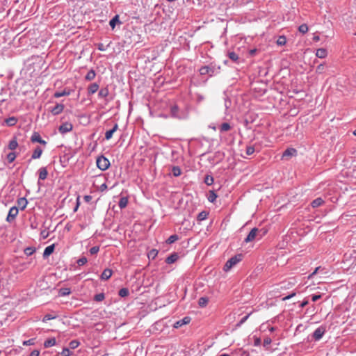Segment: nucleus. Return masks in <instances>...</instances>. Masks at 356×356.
I'll return each instance as SVG.
<instances>
[{"mask_svg":"<svg viewBox=\"0 0 356 356\" xmlns=\"http://www.w3.org/2000/svg\"><path fill=\"white\" fill-rule=\"evenodd\" d=\"M128 204V198L127 197H122L120 199L118 202L119 207L120 209H124L127 206Z\"/></svg>","mask_w":356,"mask_h":356,"instance_id":"obj_31","label":"nucleus"},{"mask_svg":"<svg viewBox=\"0 0 356 356\" xmlns=\"http://www.w3.org/2000/svg\"><path fill=\"white\" fill-rule=\"evenodd\" d=\"M325 331L326 328L323 325H321L316 328L313 333V337L315 339V341H319L324 335Z\"/></svg>","mask_w":356,"mask_h":356,"instance_id":"obj_6","label":"nucleus"},{"mask_svg":"<svg viewBox=\"0 0 356 356\" xmlns=\"http://www.w3.org/2000/svg\"><path fill=\"white\" fill-rule=\"evenodd\" d=\"M71 351L68 348H63L61 352V356H70L71 355Z\"/></svg>","mask_w":356,"mask_h":356,"instance_id":"obj_51","label":"nucleus"},{"mask_svg":"<svg viewBox=\"0 0 356 356\" xmlns=\"http://www.w3.org/2000/svg\"><path fill=\"white\" fill-rule=\"evenodd\" d=\"M64 108V104L57 103L54 106L49 108V111L51 112L53 115H57L63 111Z\"/></svg>","mask_w":356,"mask_h":356,"instance_id":"obj_8","label":"nucleus"},{"mask_svg":"<svg viewBox=\"0 0 356 356\" xmlns=\"http://www.w3.org/2000/svg\"><path fill=\"white\" fill-rule=\"evenodd\" d=\"M179 259V255L177 252H173L165 259V263L172 264Z\"/></svg>","mask_w":356,"mask_h":356,"instance_id":"obj_16","label":"nucleus"},{"mask_svg":"<svg viewBox=\"0 0 356 356\" xmlns=\"http://www.w3.org/2000/svg\"><path fill=\"white\" fill-rule=\"evenodd\" d=\"M296 292H293V293H291L289 294L288 296H285V297L282 298V300H283V301H285V300H289V299H291V298L294 297V296H296Z\"/></svg>","mask_w":356,"mask_h":356,"instance_id":"obj_60","label":"nucleus"},{"mask_svg":"<svg viewBox=\"0 0 356 356\" xmlns=\"http://www.w3.org/2000/svg\"><path fill=\"white\" fill-rule=\"evenodd\" d=\"M38 184L40 185V180H44L47 179L48 175V172L46 167L40 168L38 171Z\"/></svg>","mask_w":356,"mask_h":356,"instance_id":"obj_11","label":"nucleus"},{"mask_svg":"<svg viewBox=\"0 0 356 356\" xmlns=\"http://www.w3.org/2000/svg\"><path fill=\"white\" fill-rule=\"evenodd\" d=\"M108 46H109V44L104 45L102 43H99L97 44V49L101 51H105L107 49V48L108 47Z\"/></svg>","mask_w":356,"mask_h":356,"instance_id":"obj_53","label":"nucleus"},{"mask_svg":"<svg viewBox=\"0 0 356 356\" xmlns=\"http://www.w3.org/2000/svg\"><path fill=\"white\" fill-rule=\"evenodd\" d=\"M298 31L302 33H306L308 31V26L306 24H302L298 27Z\"/></svg>","mask_w":356,"mask_h":356,"instance_id":"obj_45","label":"nucleus"},{"mask_svg":"<svg viewBox=\"0 0 356 356\" xmlns=\"http://www.w3.org/2000/svg\"><path fill=\"white\" fill-rule=\"evenodd\" d=\"M42 154V149L40 147L37 146L35 149L33 150V152L31 156V159H39Z\"/></svg>","mask_w":356,"mask_h":356,"instance_id":"obj_17","label":"nucleus"},{"mask_svg":"<svg viewBox=\"0 0 356 356\" xmlns=\"http://www.w3.org/2000/svg\"><path fill=\"white\" fill-rule=\"evenodd\" d=\"M231 129H232L231 124L227 122L222 123L218 127L219 131L220 133H224V132L228 131Z\"/></svg>","mask_w":356,"mask_h":356,"instance_id":"obj_19","label":"nucleus"},{"mask_svg":"<svg viewBox=\"0 0 356 356\" xmlns=\"http://www.w3.org/2000/svg\"><path fill=\"white\" fill-rule=\"evenodd\" d=\"M4 122L6 124V125H8V127H13V126H15L16 124V123L17 122V118L14 116L9 117V118L5 119Z\"/></svg>","mask_w":356,"mask_h":356,"instance_id":"obj_22","label":"nucleus"},{"mask_svg":"<svg viewBox=\"0 0 356 356\" xmlns=\"http://www.w3.org/2000/svg\"><path fill=\"white\" fill-rule=\"evenodd\" d=\"M327 50L324 48H320L316 50V56L319 58H324L327 56Z\"/></svg>","mask_w":356,"mask_h":356,"instance_id":"obj_23","label":"nucleus"},{"mask_svg":"<svg viewBox=\"0 0 356 356\" xmlns=\"http://www.w3.org/2000/svg\"><path fill=\"white\" fill-rule=\"evenodd\" d=\"M56 341L54 337L47 339L44 342V348H49L56 345Z\"/></svg>","mask_w":356,"mask_h":356,"instance_id":"obj_26","label":"nucleus"},{"mask_svg":"<svg viewBox=\"0 0 356 356\" xmlns=\"http://www.w3.org/2000/svg\"><path fill=\"white\" fill-rule=\"evenodd\" d=\"M116 24H121L118 15H115L109 22V25L112 29H115Z\"/></svg>","mask_w":356,"mask_h":356,"instance_id":"obj_24","label":"nucleus"},{"mask_svg":"<svg viewBox=\"0 0 356 356\" xmlns=\"http://www.w3.org/2000/svg\"><path fill=\"white\" fill-rule=\"evenodd\" d=\"M18 146V143L16 139V138H13L12 140H10L8 143V149L10 150H15Z\"/></svg>","mask_w":356,"mask_h":356,"instance_id":"obj_29","label":"nucleus"},{"mask_svg":"<svg viewBox=\"0 0 356 356\" xmlns=\"http://www.w3.org/2000/svg\"><path fill=\"white\" fill-rule=\"evenodd\" d=\"M316 72L318 74H322L324 72V65L323 64L318 65L316 67Z\"/></svg>","mask_w":356,"mask_h":356,"instance_id":"obj_55","label":"nucleus"},{"mask_svg":"<svg viewBox=\"0 0 356 356\" xmlns=\"http://www.w3.org/2000/svg\"><path fill=\"white\" fill-rule=\"evenodd\" d=\"M272 342V340L270 337H266L264 339L263 346L264 347L268 346Z\"/></svg>","mask_w":356,"mask_h":356,"instance_id":"obj_57","label":"nucleus"},{"mask_svg":"<svg viewBox=\"0 0 356 356\" xmlns=\"http://www.w3.org/2000/svg\"><path fill=\"white\" fill-rule=\"evenodd\" d=\"M31 140L33 143H39L44 145L47 144V142L41 138L40 134L38 132H33L31 137Z\"/></svg>","mask_w":356,"mask_h":356,"instance_id":"obj_12","label":"nucleus"},{"mask_svg":"<svg viewBox=\"0 0 356 356\" xmlns=\"http://www.w3.org/2000/svg\"><path fill=\"white\" fill-rule=\"evenodd\" d=\"M54 248H55L54 244H52V245H50L46 247L43 252V257L47 258L49 255H51L53 253Z\"/></svg>","mask_w":356,"mask_h":356,"instance_id":"obj_18","label":"nucleus"},{"mask_svg":"<svg viewBox=\"0 0 356 356\" xmlns=\"http://www.w3.org/2000/svg\"><path fill=\"white\" fill-rule=\"evenodd\" d=\"M118 295L122 298L127 297L129 295V291L127 288H122L120 289Z\"/></svg>","mask_w":356,"mask_h":356,"instance_id":"obj_35","label":"nucleus"},{"mask_svg":"<svg viewBox=\"0 0 356 356\" xmlns=\"http://www.w3.org/2000/svg\"><path fill=\"white\" fill-rule=\"evenodd\" d=\"M296 150L295 149L288 148L284 152L282 156L285 157V156H293L296 154Z\"/></svg>","mask_w":356,"mask_h":356,"instance_id":"obj_34","label":"nucleus"},{"mask_svg":"<svg viewBox=\"0 0 356 356\" xmlns=\"http://www.w3.org/2000/svg\"><path fill=\"white\" fill-rule=\"evenodd\" d=\"M321 298V294H314V295H312V300L313 302H316V301L318 300Z\"/></svg>","mask_w":356,"mask_h":356,"instance_id":"obj_61","label":"nucleus"},{"mask_svg":"<svg viewBox=\"0 0 356 356\" xmlns=\"http://www.w3.org/2000/svg\"><path fill=\"white\" fill-rule=\"evenodd\" d=\"M105 298V295L104 293H98V294H96L95 296H94V300L96 301V302H102V300H104Z\"/></svg>","mask_w":356,"mask_h":356,"instance_id":"obj_41","label":"nucleus"},{"mask_svg":"<svg viewBox=\"0 0 356 356\" xmlns=\"http://www.w3.org/2000/svg\"><path fill=\"white\" fill-rule=\"evenodd\" d=\"M72 90H70L69 88H65L62 91H56L54 94V97H56V98H59V97H63V96H68V95H70L72 93Z\"/></svg>","mask_w":356,"mask_h":356,"instance_id":"obj_13","label":"nucleus"},{"mask_svg":"<svg viewBox=\"0 0 356 356\" xmlns=\"http://www.w3.org/2000/svg\"><path fill=\"white\" fill-rule=\"evenodd\" d=\"M217 198V195L213 191H210L208 196V200L210 202H213Z\"/></svg>","mask_w":356,"mask_h":356,"instance_id":"obj_42","label":"nucleus"},{"mask_svg":"<svg viewBox=\"0 0 356 356\" xmlns=\"http://www.w3.org/2000/svg\"><path fill=\"white\" fill-rule=\"evenodd\" d=\"M71 293V289L70 288H60L58 291V295L60 296H66Z\"/></svg>","mask_w":356,"mask_h":356,"instance_id":"obj_32","label":"nucleus"},{"mask_svg":"<svg viewBox=\"0 0 356 356\" xmlns=\"http://www.w3.org/2000/svg\"><path fill=\"white\" fill-rule=\"evenodd\" d=\"M208 302H209V298H207V297H201L199 299L198 304H199L200 307H204L207 306V305L208 304Z\"/></svg>","mask_w":356,"mask_h":356,"instance_id":"obj_36","label":"nucleus"},{"mask_svg":"<svg viewBox=\"0 0 356 356\" xmlns=\"http://www.w3.org/2000/svg\"><path fill=\"white\" fill-rule=\"evenodd\" d=\"M252 313H249L246 316H245L244 317H243L236 325V327H241L248 319V318L250 317V316L251 315Z\"/></svg>","mask_w":356,"mask_h":356,"instance_id":"obj_39","label":"nucleus"},{"mask_svg":"<svg viewBox=\"0 0 356 356\" xmlns=\"http://www.w3.org/2000/svg\"><path fill=\"white\" fill-rule=\"evenodd\" d=\"M99 89V84L97 83H91L88 88V95H92L95 93Z\"/></svg>","mask_w":356,"mask_h":356,"instance_id":"obj_21","label":"nucleus"},{"mask_svg":"<svg viewBox=\"0 0 356 356\" xmlns=\"http://www.w3.org/2000/svg\"><path fill=\"white\" fill-rule=\"evenodd\" d=\"M112 273V270L110 268L104 269L101 275V279L104 280H108L111 277Z\"/></svg>","mask_w":356,"mask_h":356,"instance_id":"obj_20","label":"nucleus"},{"mask_svg":"<svg viewBox=\"0 0 356 356\" xmlns=\"http://www.w3.org/2000/svg\"><path fill=\"white\" fill-rule=\"evenodd\" d=\"M80 343L77 340H72L70 342L69 346L71 349H75L79 346Z\"/></svg>","mask_w":356,"mask_h":356,"instance_id":"obj_46","label":"nucleus"},{"mask_svg":"<svg viewBox=\"0 0 356 356\" xmlns=\"http://www.w3.org/2000/svg\"><path fill=\"white\" fill-rule=\"evenodd\" d=\"M40 351L38 350H33L31 353L30 356H39Z\"/></svg>","mask_w":356,"mask_h":356,"instance_id":"obj_62","label":"nucleus"},{"mask_svg":"<svg viewBox=\"0 0 356 356\" xmlns=\"http://www.w3.org/2000/svg\"><path fill=\"white\" fill-rule=\"evenodd\" d=\"M33 344H35V339H33V338L30 339L27 341H24L23 342V345H24V346H31Z\"/></svg>","mask_w":356,"mask_h":356,"instance_id":"obj_56","label":"nucleus"},{"mask_svg":"<svg viewBox=\"0 0 356 356\" xmlns=\"http://www.w3.org/2000/svg\"><path fill=\"white\" fill-rule=\"evenodd\" d=\"M179 239V236L177 234H172L169 236V238L166 240V243L168 244H172L177 241Z\"/></svg>","mask_w":356,"mask_h":356,"instance_id":"obj_38","label":"nucleus"},{"mask_svg":"<svg viewBox=\"0 0 356 356\" xmlns=\"http://www.w3.org/2000/svg\"><path fill=\"white\" fill-rule=\"evenodd\" d=\"M17 204L18 209L19 208L21 210H24L27 206L28 201L25 197H20L17 200Z\"/></svg>","mask_w":356,"mask_h":356,"instance_id":"obj_15","label":"nucleus"},{"mask_svg":"<svg viewBox=\"0 0 356 356\" xmlns=\"http://www.w3.org/2000/svg\"><path fill=\"white\" fill-rule=\"evenodd\" d=\"M286 42V38L285 36H280L277 40V44L280 46H283Z\"/></svg>","mask_w":356,"mask_h":356,"instance_id":"obj_44","label":"nucleus"},{"mask_svg":"<svg viewBox=\"0 0 356 356\" xmlns=\"http://www.w3.org/2000/svg\"><path fill=\"white\" fill-rule=\"evenodd\" d=\"M170 115L177 119H184L186 118V113L180 111L177 105H172L170 107Z\"/></svg>","mask_w":356,"mask_h":356,"instance_id":"obj_5","label":"nucleus"},{"mask_svg":"<svg viewBox=\"0 0 356 356\" xmlns=\"http://www.w3.org/2000/svg\"><path fill=\"white\" fill-rule=\"evenodd\" d=\"M191 317L185 316L182 319L176 321L174 323L173 327L175 328H179V327H182L184 325L188 324L191 322Z\"/></svg>","mask_w":356,"mask_h":356,"instance_id":"obj_10","label":"nucleus"},{"mask_svg":"<svg viewBox=\"0 0 356 356\" xmlns=\"http://www.w3.org/2000/svg\"><path fill=\"white\" fill-rule=\"evenodd\" d=\"M56 318V316H53L50 314H47L46 315H44V316L43 317V319H42V321L43 322H47V321H49V320H52V319H55Z\"/></svg>","mask_w":356,"mask_h":356,"instance_id":"obj_49","label":"nucleus"},{"mask_svg":"<svg viewBox=\"0 0 356 356\" xmlns=\"http://www.w3.org/2000/svg\"><path fill=\"white\" fill-rule=\"evenodd\" d=\"M19 213V209L17 207H13L10 209L8 214L6 218V221L11 222L15 220Z\"/></svg>","mask_w":356,"mask_h":356,"instance_id":"obj_7","label":"nucleus"},{"mask_svg":"<svg viewBox=\"0 0 356 356\" xmlns=\"http://www.w3.org/2000/svg\"><path fill=\"white\" fill-rule=\"evenodd\" d=\"M96 76L95 71L93 69H90L85 76L86 81H92Z\"/></svg>","mask_w":356,"mask_h":356,"instance_id":"obj_28","label":"nucleus"},{"mask_svg":"<svg viewBox=\"0 0 356 356\" xmlns=\"http://www.w3.org/2000/svg\"><path fill=\"white\" fill-rule=\"evenodd\" d=\"M220 69V67H216L215 65L212 64L209 65L202 66L200 70V74L201 75H207L208 74L209 76H212L214 74L218 72V70Z\"/></svg>","mask_w":356,"mask_h":356,"instance_id":"obj_3","label":"nucleus"},{"mask_svg":"<svg viewBox=\"0 0 356 356\" xmlns=\"http://www.w3.org/2000/svg\"><path fill=\"white\" fill-rule=\"evenodd\" d=\"M266 231L263 229H259L257 227H254L250 230L246 238L244 239V242L248 243L255 239H260L266 234Z\"/></svg>","mask_w":356,"mask_h":356,"instance_id":"obj_1","label":"nucleus"},{"mask_svg":"<svg viewBox=\"0 0 356 356\" xmlns=\"http://www.w3.org/2000/svg\"><path fill=\"white\" fill-rule=\"evenodd\" d=\"M99 251V246H97V245L92 247V248L90 249V250H89V252H90V253L91 254H97Z\"/></svg>","mask_w":356,"mask_h":356,"instance_id":"obj_54","label":"nucleus"},{"mask_svg":"<svg viewBox=\"0 0 356 356\" xmlns=\"http://www.w3.org/2000/svg\"><path fill=\"white\" fill-rule=\"evenodd\" d=\"M254 146H247L246 147V154L250 156L252 155L254 152Z\"/></svg>","mask_w":356,"mask_h":356,"instance_id":"obj_52","label":"nucleus"},{"mask_svg":"<svg viewBox=\"0 0 356 356\" xmlns=\"http://www.w3.org/2000/svg\"><path fill=\"white\" fill-rule=\"evenodd\" d=\"M231 106V101L228 98L225 99V111H227Z\"/></svg>","mask_w":356,"mask_h":356,"instance_id":"obj_58","label":"nucleus"},{"mask_svg":"<svg viewBox=\"0 0 356 356\" xmlns=\"http://www.w3.org/2000/svg\"><path fill=\"white\" fill-rule=\"evenodd\" d=\"M309 303V301L307 300H304L300 305V308H303L306 305H307Z\"/></svg>","mask_w":356,"mask_h":356,"instance_id":"obj_63","label":"nucleus"},{"mask_svg":"<svg viewBox=\"0 0 356 356\" xmlns=\"http://www.w3.org/2000/svg\"><path fill=\"white\" fill-rule=\"evenodd\" d=\"M30 226H31V229H37V227H38V223H37V222H31V225H30Z\"/></svg>","mask_w":356,"mask_h":356,"instance_id":"obj_64","label":"nucleus"},{"mask_svg":"<svg viewBox=\"0 0 356 356\" xmlns=\"http://www.w3.org/2000/svg\"><path fill=\"white\" fill-rule=\"evenodd\" d=\"M87 262H88V259L86 257H82L79 258L76 261L78 266H79L85 265Z\"/></svg>","mask_w":356,"mask_h":356,"instance_id":"obj_47","label":"nucleus"},{"mask_svg":"<svg viewBox=\"0 0 356 356\" xmlns=\"http://www.w3.org/2000/svg\"><path fill=\"white\" fill-rule=\"evenodd\" d=\"M243 255L241 254H236L230 259H229L225 263L223 270L225 271H229L233 266L236 265L239 261L242 260Z\"/></svg>","mask_w":356,"mask_h":356,"instance_id":"obj_2","label":"nucleus"},{"mask_svg":"<svg viewBox=\"0 0 356 356\" xmlns=\"http://www.w3.org/2000/svg\"><path fill=\"white\" fill-rule=\"evenodd\" d=\"M209 212L207 211H202L197 215V220L198 221H202L207 218Z\"/></svg>","mask_w":356,"mask_h":356,"instance_id":"obj_33","label":"nucleus"},{"mask_svg":"<svg viewBox=\"0 0 356 356\" xmlns=\"http://www.w3.org/2000/svg\"><path fill=\"white\" fill-rule=\"evenodd\" d=\"M118 129V124L117 123H115L111 129L106 131V133H105L106 140H110L113 137V134L117 131Z\"/></svg>","mask_w":356,"mask_h":356,"instance_id":"obj_14","label":"nucleus"},{"mask_svg":"<svg viewBox=\"0 0 356 356\" xmlns=\"http://www.w3.org/2000/svg\"><path fill=\"white\" fill-rule=\"evenodd\" d=\"M157 254H158V251L156 250H155V249H152L148 253V257L149 258H152V259H154L157 256Z\"/></svg>","mask_w":356,"mask_h":356,"instance_id":"obj_50","label":"nucleus"},{"mask_svg":"<svg viewBox=\"0 0 356 356\" xmlns=\"http://www.w3.org/2000/svg\"><path fill=\"white\" fill-rule=\"evenodd\" d=\"M24 252L26 255L31 256L35 252V248L33 247H27L24 249Z\"/></svg>","mask_w":356,"mask_h":356,"instance_id":"obj_40","label":"nucleus"},{"mask_svg":"<svg viewBox=\"0 0 356 356\" xmlns=\"http://www.w3.org/2000/svg\"><path fill=\"white\" fill-rule=\"evenodd\" d=\"M323 203L324 200L321 197H317L312 202L311 205L313 208H317L321 206Z\"/></svg>","mask_w":356,"mask_h":356,"instance_id":"obj_25","label":"nucleus"},{"mask_svg":"<svg viewBox=\"0 0 356 356\" xmlns=\"http://www.w3.org/2000/svg\"><path fill=\"white\" fill-rule=\"evenodd\" d=\"M73 129V125L70 122L63 123L59 127L58 131L60 134H65L71 131Z\"/></svg>","mask_w":356,"mask_h":356,"instance_id":"obj_9","label":"nucleus"},{"mask_svg":"<svg viewBox=\"0 0 356 356\" xmlns=\"http://www.w3.org/2000/svg\"><path fill=\"white\" fill-rule=\"evenodd\" d=\"M40 236L44 239L49 236V232L46 229L42 230L40 232Z\"/></svg>","mask_w":356,"mask_h":356,"instance_id":"obj_59","label":"nucleus"},{"mask_svg":"<svg viewBox=\"0 0 356 356\" xmlns=\"http://www.w3.org/2000/svg\"><path fill=\"white\" fill-rule=\"evenodd\" d=\"M96 163L97 168L102 171L107 170L110 166L109 160L103 155L97 157Z\"/></svg>","mask_w":356,"mask_h":356,"instance_id":"obj_4","label":"nucleus"},{"mask_svg":"<svg viewBox=\"0 0 356 356\" xmlns=\"http://www.w3.org/2000/svg\"><path fill=\"white\" fill-rule=\"evenodd\" d=\"M228 57L234 62H236L239 58L238 56L234 51L229 52Z\"/></svg>","mask_w":356,"mask_h":356,"instance_id":"obj_43","label":"nucleus"},{"mask_svg":"<svg viewBox=\"0 0 356 356\" xmlns=\"http://www.w3.org/2000/svg\"><path fill=\"white\" fill-rule=\"evenodd\" d=\"M109 94L108 88L107 87H104L100 89L98 92V97L99 98H105L108 97Z\"/></svg>","mask_w":356,"mask_h":356,"instance_id":"obj_27","label":"nucleus"},{"mask_svg":"<svg viewBox=\"0 0 356 356\" xmlns=\"http://www.w3.org/2000/svg\"><path fill=\"white\" fill-rule=\"evenodd\" d=\"M214 179L212 175H206L204 178V183L207 186H211L213 184Z\"/></svg>","mask_w":356,"mask_h":356,"instance_id":"obj_30","label":"nucleus"},{"mask_svg":"<svg viewBox=\"0 0 356 356\" xmlns=\"http://www.w3.org/2000/svg\"><path fill=\"white\" fill-rule=\"evenodd\" d=\"M16 156H17L15 152H10L7 155V159H8V162L10 163L15 161Z\"/></svg>","mask_w":356,"mask_h":356,"instance_id":"obj_48","label":"nucleus"},{"mask_svg":"<svg viewBox=\"0 0 356 356\" xmlns=\"http://www.w3.org/2000/svg\"><path fill=\"white\" fill-rule=\"evenodd\" d=\"M171 172L175 177H179L181 174V170L179 166H173Z\"/></svg>","mask_w":356,"mask_h":356,"instance_id":"obj_37","label":"nucleus"}]
</instances>
